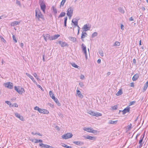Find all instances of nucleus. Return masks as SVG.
Returning a JSON list of instances; mask_svg holds the SVG:
<instances>
[{"label":"nucleus","mask_w":148,"mask_h":148,"mask_svg":"<svg viewBox=\"0 0 148 148\" xmlns=\"http://www.w3.org/2000/svg\"><path fill=\"white\" fill-rule=\"evenodd\" d=\"M35 16L36 19L38 21L40 19L44 20V18L43 15L42 14L40 10L38 9H36L35 10Z\"/></svg>","instance_id":"f257e3e1"},{"label":"nucleus","mask_w":148,"mask_h":148,"mask_svg":"<svg viewBox=\"0 0 148 148\" xmlns=\"http://www.w3.org/2000/svg\"><path fill=\"white\" fill-rule=\"evenodd\" d=\"M39 3L40 7V8L44 13H45V9L46 6L45 4V2L44 0H39Z\"/></svg>","instance_id":"f03ea898"},{"label":"nucleus","mask_w":148,"mask_h":148,"mask_svg":"<svg viewBox=\"0 0 148 148\" xmlns=\"http://www.w3.org/2000/svg\"><path fill=\"white\" fill-rule=\"evenodd\" d=\"M88 113L92 116H95L97 117L102 116V114L98 112H95L92 111H88Z\"/></svg>","instance_id":"7ed1b4c3"},{"label":"nucleus","mask_w":148,"mask_h":148,"mask_svg":"<svg viewBox=\"0 0 148 148\" xmlns=\"http://www.w3.org/2000/svg\"><path fill=\"white\" fill-rule=\"evenodd\" d=\"M73 11V8L72 7H70L68 9L67 11V14L69 18H71L72 16Z\"/></svg>","instance_id":"20e7f679"},{"label":"nucleus","mask_w":148,"mask_h":148,"mask_svg":"<svg viewBox=\"0 0 148 148\" xmlns=\"http://www.w3.org/2000/svg\"><path fill=\"white\" fill-rule=\"evenodd\" d=\"M73 135L71 133H67L62 136V138L65 139H67L71 138Z\"/></svg>","instance_id":"39448f33"},{"label":"nucleus","mask_w":148,"mask_h":148,"mask_svg":"<svg viewBox=\"0 0 148 148\" xmlns=\"http://www.w3.org/2000/svg\"><path fill=\"white\" fill-rule=\"evenodd\" d=\"M4 85L5 86V87L7 88L10 89L13 88V84L12 83L10 82H8L4 83Z\"/></svg>","instance_id":"423d86ee"},{"label":"nucleus","mask_w":148,"mask_h":148,"mask_svg":"<svg viewBox=\"0 0 148 148\" xmlns=\"http://www.w3.org/2000/svg\"><path fill=\"white\" fill-rule=\"evenodd\" d=\"M83 129L84 131L90 133H96L97 132L96 130H94L93 128L90 127H84V128Z\"/></svg>","instance_id":"0eeeda50"},{"label":"nucleus","mask_w":148,"mask_h":148,"mask_svg":"<svg viewBox=\"0 0 148 148\" xmlns=\"http://www.w3.org/2000/svg\"><path fill=\"white\" fill-rule=\"evenodd\" d=\"M14 89L15 90L20 94H22L23 92H25L24 89L23 88H17L16 86H15Z\"/></svg>","instance_id":"6e6552de"},{"label":"nucleus","mask_w":148,"mask_h":148,"mask_svg":"<svg viewBox=\"0 0 148 148\" xmlns=\"http://www.w3.org/2000/svg\"><path fill=\"white\" fill-rule=\"evenodd\" d=\"M90 26H89V24L88 25L86 24L83 26L82 29L83 31L86 32V31L90 30Z\"/></svg>","instance_id":"1a4fd4ad"},{"label":"nucleus","mask_w":148,"mask_h":148,"mask_svg":"<svg viewBox=\"0 0 148 148\" xmlns=\"http://www.w3.org/2000/svg\"><path fill=\"white\" fill-rule=\"evenodd\" d=\"M39 146L42 148H54L52 146L48 145L47 144L40 143L39 144Z\"/></svg>","instance_id":"9d476101"},{"label":"nucleus","mask_w":148,"mask_h":148,"mask_svg":"<svg viewBox=\"0 0 148 148\" xmlns=\"http://www.w3.org/2000/svg\"><path fill=\"white\" fill-rule=\"evenodd\" d=\"M42 36L46 42L47 41V39H49L51 40V37H50V35L48 34H46L45 35L44 34L42 35Z\"/></svg>","instance_id":"9b49d317"},{"label":"nucleus","mask_w":148,"mask_h":148,"mask_svg":"<svg viewBox=\"0 0 148 148\" xmlns=\"http://www.w3.org/2000/svg\"><path fill=\"white\" fill-rule=\"evenodd\" d=\"M84 137L85 138L92 140H95L96 139V137L92 136L89 135H87L86 136H84Z\"/></svg>","instance_id":"f8f14e48"},{"label":"nucleus","mask_w":148,"mask_h":148,"mask_svg":"<svg viewBox=\"0 0 148 148\" xmlns=\"http://www.w3.org/2000/svg\"><path fill=\"white\" fill-rule=\"evenodd\" d=\"M39 112L41 113H43L46 114H47L49 113V112L48 110L40 108L39 111Z\"/></svg>","instance_id":"ddd939ff"},{"label":"nucleus","mask_w":148,"mask_h":148,"mask_svg":"<svg viewBox=\"0 0 148 148\" xmlns=\"http://www.w3.org/2000/svg\"><path fill=\"white\" fill-rule=\"evenodd\" d=\"M14 114L15 116L17 118H19L20 120L22 121L24 120V119L23 116H21L19 114L16 112L14 113Z\"/></svg>","instance_id":"4468645a"},{"label":"nucleus","mask_w":148,"mask_h":148,"mask_svg":"<svg viewBox=\"0 0 148 148\" xmlns=\"http://www.w3.org/2000/svg\"><path fill=\"white\" fill-rule=\"evenodd\" d=\"M130 110V108L127 107L125 108L122 111L123 114H125L126 113L129 112Z\"/></svg>","instance_id":"2eb2a0df"},{"label":"nucleus","mask_w":148,"mask_h":148,"mask_svg":"<svg viewBox=\"0 0 148 148\" xmlns=\"http://www.w3.org/2000/svg\"><path fill=\"white\" fill-rule=\"evenodd\" d=\"M145 133V132H144L143 137L142 136L140 138V140L139 141L138 143H139V144H140V145L139 146V147H141L142 146V145H143V144L142 143L143 141V138L144 136Z\"/></svg>","instance_id":"dca6fc26"},{"label":"nucleus","mask_w":148,"mask_h":148,"mask_svg":"<svg viewBox=\"0 0 148 148\" xmlns=\"http://www.w3.org/2000/svg\"><path fill=\"white\" fill-rule=\"evenodd\" d=\"M59 44L62 47H64L67 45V43L65 42H62L61 41L59 40L58 41Z\"/></svg>","instance_id":"f3484780"},{"label":"nucleus","mask_w":148,"mask_h":148,"mask_svg":"<svg viewBox=\"0 0 148 148\" xmlns=\"http://www.w3.org/2000/svg\"><path fill=\"white\" fill-rule=\"evenodd\" d=\"M73 143L79 146L82 145L84 144L83 142L80 141H74Z\"/></svg>","instance_id":"a211bd4d"},{"label":"nucleus","mask_w":148,"mask_h":148,"mask_svg":"<svg viewBox=\"0 0 148 148\" xmlns=\"http://www.w3.org/2000/svg\"><path fill=\"white\" fill-rule=\"evenodd\" d=\"M87 34L86 32L84 31H83L81 35V38L82 39V41L84 40L83 39L85 38L87 36Z\"/></svg>","instance_id":"6ab92c4d"},{"label":"nucleus","mask_w":148,"mask_h":148,"mask_svg":"<svg viewBox=\"0 0 148 148\" xmlns=\"http://www.w3.org/2000/svg\"><path fill=\"white\" fill-rule=\"evenodd\" d=\"M139 74L136 73L135 74L133 77H132V79L133 81H136L139 77Z\"/></svg>","instance_id":"aec40b11"},{"label":"nucleus","mask_w":148,"mask_h":148,"mask_svg":"<svg viewBox=\"0 0 148 148\" xmlns=\"http://www.w3.org/2000/svg\"><path fill=\"white\" fill-rule=\"evenodd\" d=\"M77 95L80 98H83V95H82L81 92L79 90H76Z\"/></svg>","instance_id":"412c9836"},{"label":"nucleus","mask_w":148,"mask_h":148,"mask_svg":"<svg viewBox=\"0 0 148 148\" xmlns=\"http://www.w3.org/2000/svg\"><path fill=\"white\" fill-rule=\"evenodd\" d=\"M20 22V21H14L13 22L11 23V25L12 26H14L18 25H19Z\"/></svg>","instance_id":"4be33fe9"},{"label":"nucleus","mask_w":148,"mask_h":148,"mask_svg":"<svg viewBox=\"0 0 148 148\" xmlns=\"http://www.w3.org/2000/svg\"><path fill=\"white\" fill-rule=\"evenodd\" d=\"M72 22L76 26L78 25V20L77 18H76L73 19L72 21Z\"/></svg>","instance_id":"5701e85b"},{"label":"nucleus","mask_w":148,"mask_h":148,"mask_svg":"<svg viewBox=\"0 0 148 148\" xmlns=\"http://www.w3.org/2000/svg\"><path fill=\"white\" fill-rule=\"evenodd\" d=\"M148 87V81L145 84L143 88V92L145 91Z\"/></svg>","instance_id":"b1692460"},{"label":"nucleus","mask_w":148,"mask_h":148,"mask_svg":"<svg viewBox=\"0 0 148 148\" xmlns=\"http://www.w3.org/2000/svg\"><path fill=\"white\" fill-rule=\"evenodd\" d=\"M60 35L59 34H57L54 35L53 36H51V40H55L57 39L59 36H60Z\"/></svg>","instance_id":"393cba45"},{"label":"nucleus","mask_w":148,"mask_h":148,"mask_svg":"<svg viewBox=\"0 0 148 148\" xmlns=\"http://www.w3.org/2000/svg\"><path fill=\"white\" fill-rule=\"evenodd\" d=\"M49 94L50 97L52 99H53V98L54 99L55 97L54 96V94L51 91H49Z\"/></svg>","instance_id":"a878e982"},{"label":"nucleus","mask_w":148,"mask_h":148,"mask_svg":"<svg viewBox=\"0 0 148 148\" xmlns=\"http://www.w3.org/2000/svg\"><path fill=\"white\" fill-rule=\"evenodd\" d=\"M53 99L54 100L55 102L57 103L58 106H60V104L57 98H56L55 97L54 99L53 98Z\"/></svg>","instance_id":"bb28decb"},{"label":"nucleus","mask_w":148,"mask_h":148,"mask_svg":"<svg viewBox=\"0 0 148 148\" xmlns=\"http://www.w3.org/2000/svg\"><path fill=\"white\" fill-rule=\"evenodd\" d=\"M117 120L115 121L110 120L109 121L108 123L110 124H115L117 123Z\"/></svg>","instance_id":"cd10ccee"},{"label":"nucleus","mask_w":148,"mask_h":148,"mask_svg":"<svg viewBox=\"0 0 148 148\" xmlns=\"http://www.w3.org/2000/svg\"><path fill=\"white\" fill-rule=\"evenodd\" d=\"M69 39L73 42H75L76 40V38L71 36L69 37Z\"/></svg>","instance_id":"c85d7f7f"},{"label":"nucleus","mask_w":148,"mask_h":148,"mask_svg":"<svg viewBox=\"0 0 148 148\" xmlns=\"http://www.w3.org/2000/svg\"><path fill=\"white\" fill-rule=\"evenodd\" d=\"M75 68H78L79 67L74 62H72L70 63Z\"/></svg>","instance_id":"c756f323"},{"label":"nucleus","mask_w":148,"mask_h":148,"mask_svg":"<svg viewBox=\"0 0 148 148\" xmlns=\"http://www.w3.org/2000/svg\"><path fill=\"white\" fill-rule=\"evenodd\" d=\"M62 146L66 148H72L71 146H68L64 143L62 144Z\"/></svg>","instance_id":"7c9ffc66"},{"label":"nucleus","mask_w":148,"mask_h":148,"mask_svg":"<svg viewBox=\"0 0 148 148\" xmlns=\"http://www.w3.org/2000/svg\"><path fill=\"white\" fill-rule=\"evenodd\" d=\"M82 49L83 51L86 50V47L83 43H82Z\"/></svg>","instance_id":"2f4dec72"},{"label":"nucleus","mask_w":148,"mask_h":148,"mask_svg":"<svg viewBox=\"0 0 148 148\" xmlns=\"http://www.w3.org/2000/svg\"><path fill=\"white\" fill-rule=\"evenodd\" d=\"M122 90L120 89L116 93V95L117 96H119L122 94Z\"/></svg>","instance_id":"473e14b6"},{"label":"nucleus","mask_w":148,"mask_h":148,"mask_svg":"<svg viewBox=\"0 0 148 148\" xmlns=\"http://www.w3.org/2000/svg\"><path fill=\"white\" fill-rule=\"evenodd\" d=\"M120 45V43L118 41H116L113 45L114 46H119Z\"/></svg>","instance_id":"72a5a7b5"},{"label":"nucleus","mask_w":148,"mask_h":148,"mask_svg":"<svg viewBox=\"0 0 148 148\" xmlns=\"http://www.w3.org/2000/svg\"><path fill=\"white\" fill-rule=\"evenodd\" d=\"M99 54L101 56H103V53L102 51L100 50L99 51Z\"/></svg>","instance_id":"f704fd0d"},{"label":"nucleus","mask_w":148,"mask_h":148,"mask_svg":"<svg viewBox=\"0 0 148 148\" xmlns=\"http://www.w3.org/2000/svg\"><path fill=\"white\" fill-rule=\"evenodd\" d=\"M26 75L29 78H30L32 80L33 79L34 77L32 76L30 74L27 73H26Z\"/></svg>","instance_id":"c9c22d12"},{"label":"nucleus","mask_w":148,"mask_h":148,"mask_svg":"<svg viewBox=\"0 0 148 148\" xmlns=\"http://www.w3.org/2000/svg\"><path fill=\"white\" fill-rule=\"evenodd\" d=\"M52 8L54 13L55 14H56L57 13V10L56 9L55 7L53 6L52 7Z\"/></svg>","instance_id":"e433bc0d"},{"label":"nucleus","mask_w":148,"mask_h":148,"mask_svg":"<svg viewBox=\"0 0 148 148\" xmlns=\"http://www.w3.org/2000/svg\"><path fill=\"white\" fill-rule=\"evenodd\" d=\"M66 1V0H62V1L61 2L60 6H63Z\"/></svg>","instance_id":"4c0bfd02"},{"label":"nucleus","mask_w":148,"mask_h":148,"mask_svg":"<svg viewBox=\"0 0 148 148\" xmlns=\"http://www.w3.org/2000/svg\"><path fill=\"white\" fill-rule=\"evenodd\" d=\"M65 13L64 12H62L59 16V17H62L65 16Z\"/></svg>","instance_id":"58836bf2"},{"label":"nucleus","mask_w":148,"mask_h":148,"mask_svg":"<svg viewBox=\"0 0 148 148\" xmlns=\"http://www.w3.org/2000/svg\"><path fill=\"white\" fill-rule=\"evenodd\" d=\"M67 20V17H65L64 18V25L65 27H66V21Z\"/></svg>","instance_id":"ea45409f"},{"label":"nucleus","mask_w":148,"mask_h":148,"mask_svg":"<svg viewBox=\"0 0 148 148\" xmlns=\"http://www.w3.org/2000/svg\"><path fill=\"white\" fill-rule=\"evenodd\" d=\"M12 38H13V40H14V42L15 43H16L17 42V39L14 35H13Z\"/></svg>","instance_id":"a19ab883"},{"label":"nucleus","mask_w":148,"mask_h":148,"mask_svg":"<svg viewBox=\"0 0 148 148\" xmlns=\"http://www.w3.org/2000/svg\"><path fill=\"white\" fill-rule=\"evenodd\" d=\"M97 35V32H94L92 34V37H94L95 36H96Z\"/></svg>","instance_id":"79ce46f5"},{"label":"nucleus","mask_w":148,"mask_h":148,"mask_svg":"<svg viewBox=\"0 0 148 148\" xmlns=\"http://www.w3.org/2000/svg\"><path fill=\"white\" fill-rule=\"evenodd\" d=\"M16 3L17 5H18L20 7L21 6V4L20 3V2L19 1L16 0Z\"/></svg>","instance_id":"37998d69"},{"label":"nucleus","mask_w":148,"mask_h":148,"mask_svg":"<svg viewBox=\"0 0 148 148\" xmlns=\"http://www.w3.org/2000/svg\"><path fill=\"white\" fill-rule=\"evenodd\" d=\"M83 51L84 52V54H85L86 59V60H87V59L88 58H87V53H86V50L84 51Z\"/></svg>","instance_id":"c03bdc74"},{"label":"nucleus","mask_w":148,"mask_h":148,"mask_svg":"<svg viewBox=\"0 0 148 148\" xmlns=\"http://www.w3.org/2000/svg\"><path fill=\"white\" fill-rule=\"evenodd\" d=\"M40 109V108H39L37 106H36L34 108V110H37L38 112H39V110Z\"/></svg>","instance_id":"a18cd8bd"},{"label":"nucleus","mask_w":148,"mask_h":148,"mask_svg":"<svg viewBox=\"0 0 148 148\" xmlns=\"http://www.w3.org/2000/svg\"><path fill=\"white\" fill-rule=\"evenodd\" d=\"M6 17H7L6 16H5L4 15H2L1 16H0V19L5 18H6Z\"/></svg>","instance_id":"49530a36"},{"label":"nucleus","mask_w":148,"mask_h":148,"mask_svg":"<svg viewBox=\"0 0 148 148\" xmlns=\"http://www.w3.org/2000/svg\"><path fill=\"white\" fill-rule=\"evenodd\" d=\"M6 17H7L6 16H5L4 15H2L1 16H0V19L5 18H6Z\"/></svg>","instance_id":"de8ad7c7"},{"label":"nucleus","mask_w":148,"mask_h":148,"mask_svg":"<svg viewBox=\"0 0 148 148\" xmlns=\"http://www.w3.org/2000/svg\"><path fill=\"white\" fill-rule=\"evenodd\" d=\"M80 79H84V75H81L80 77Z\"/></svg>","instance_id":"09e8293b"},{"label":"nucleus","mask_w":148,"mask_h":148,"mask_svg":"<svg viewBox=\"0 0 148 148\" xmlns=\"http://www.w3.org/2000/svg\"><path fill=\"white\" fill-rule=\"evenodd\" d=\"M117 106H112V109L113 110H116L117 109Z\"/></svg>","instance_id":"8fccbe9b"},{"label":"nucleus","mask_w":148,"mask_h":148,"mask_svg":"<svg viewBox=\"0 0 148 148\" xmlns=\"http://www.w3.org/2000/svg\"><path fill=\"white\" fill-rule=\"evenodd\" d=\"M5 102L6 103H7L8 105H9V106H10L11 105V103L9 101H6Z\"/></svg>","instance_id":"3c124183"},{"label":"nucleus","mask_w":148,"mask_h":148,"mask_svg":"<svg viewBox=\"0 0 148 148\" xmlns=\"http://www.w3.org/2000/svg\"><path fill=\"white\" fill-rule=\"evenodd\" d=\"M79 84L80 86L81 87H82L84 86V84L83 82H79Z\"/></svg>","instance_id":"603ef678"},{"label":"nucleus","mask_w":148,"mask_h":148,"mask_svg":"<svg viewBox=\"0 0 148 148\" xmlns=\"http://www.w3.org/2000/svg\"><path fill=\"white\" fill-rule=\"evenodd\" d=\"M36 85L39 88H40L42 91H44V90L41 87V86L40 85H38V84H37Z\"/></svg>","instance_id":"864d4df0"},{"label":"nucleus","mask_w":148,"mask_h":148,"mask_svg":"<svg viewBox=\"0 0 148 148\" xmlns=\"http://www.w3.org/2000/svg\"><path fill=\"white\" fill-rule=\"evenodd\" d=\"M119 11L120 12H121L122 13H124V10L121 8H120L119 9Z\"/></svg>","instance_id":"5fc2aeb1"},{"label":"nucleus","mask_w":148,"mask_h":148,"mask_svg":"<svg viewBox=\"0 0 148 148\" xmlns=\"http://www.w3.org/2000/svg\"><path fill=\"white\" fill-rule=\"evenodd\" d=\"M135 101H132L130 102V105H133L135 103Z\"/></svg>","instance_id":"6e6d98bb"},{"label":"nucleus","mask_w":148,"mask_h":148,"mask_svg":"<svg viewBox=\"0 0 148 148\" xmlns=\"http://www.w3.org/2000/svg\"><path fill=\"white\" fill-rule=\"evenodd\" d=\"M121 29L123 30L124 26L122 24H121Z\"/></svg>","instance_id":"4d7b16f0"},{"label":"nucleus","mask_w":148,"mask_h":148,"mask_svg":"<svg viewBox=\"0 0 148 148\" xmlns=\"http://www.w3.org/2000/svg\"><path fill=\"white\" fill-rule=\"evenodd\" d=\"M1 38L2 41H3L4 42H6V41L1 36Z\"/></svg>","instance_id":"13d9d810"},{"label":"nucleus","mask_w":148,"mask_h":148,"mask_svg":"<svg viewBox=\"0 0 148 148\" xmlns=\"http://www.w3.org/2000/svg\"><path fill=\"white\" fill-rule=\"evenodd\" d=\"M33 75L36 78L38 77L37 74L35 73H34Z\"/></svg>","instance_id":"bf43d9fd"},{"label":"nucleus","mask_w":148,"mask_h":148,"mask_svg":"<svg viewBox=\"0 0 148 148\" xmlns=\"http://www.w3.org/2000/svg\"><path fill=\"white\" fill-rule=\"evenodd\" d=\"M129 20L130 21H134V19L132 18V17H131L129 18Z\"/></svg>","instance_id":"052dcab7"},{"label":"nucleus","mask_w":148,"mask_h":148,"mask_svg":"<svg viewBox=\"0 0 148 148\" xmlns=\"http://www.w3.org/2000/svg\"><path fill=\"white\" fill-rule=\"evenodd\" d=\"M32 81L34 83H35V84H36V85L37 84V83L36 82L35 80L34 79V78H33V79H32Z\"/></svg>","instance_id":"680f3d73"},{"label":"nucleus","mask_w":148,"mask_h":148,"mask_svg":"<svg viewBox=\"0 0 148 148\" xmlns=\"http://www.w3.org/2000/svg\"><path fill=\"white\" fill-rule=\"evenodd\" d=\"M101 60L100 59H99L97 61V62L98 64H99L101 63Z\"/></svg>","instance_id":"e2e57ef3"},{"label":"nucleus","mask_w":148,"mask_h":148,"mask_svg":"<svg viewBox=\"0 0 148 148\" xmlns=\"http://www.w3.org/2000/svg\"><path fill=\"white\" fill-rule=\"evenodd\" d=\"M23 46H24V44H23V43H21L20 44V46L22 48H23Z\"/></svg>","instance_id":"0e129e2a"},{"label":"nucleus","mask_w":148,"mask_h":148,"mask_svg":"<svg viewBox=\"0 0 148 148\" xmlns=\"http://www.w3.org/2000/svg\"><path fill=\"white\" fill-rule=\"evenodd\" d=\"M133 62L134 63V64H136V59H134L133 60Z\"/></svg>","instance_id":"69168bd1"},{"label":"nucleus","mask_w":148,"mask_h":148,"mask_svg":"<svg viewBox=\"0 0 148 148\" xmlns=\"http://www.w3.org/2000/svg\"><path fill=\"white\" fill-rule=\"evenodd\" d=\"M38 143V139H35V143Z\"/></svg>","instance_id":"338daca9"},{"label":"nucleus","mask_w":148,"mask_h":148,"mask_svg":"<svg viewBox=\"0 0 148 148\" xmlns=\"http://www.w3.org/2000/svg\"><path fill=\"white\" fill-rule=\"evenodd\" d=\"M130 86L131 87H134V83H131L130 84Z\"/></svg>","instance_id":"774afa93"}]
</instances>
